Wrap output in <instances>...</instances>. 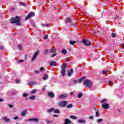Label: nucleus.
I'll list each match as a JSON object with an SVG mask.
<instances>
[{
    "instance_id": "obj_5",
    "label": "nucleus",
    "mask_w": 124,
    "mask_h": 124,
    "mask_svg": "<svg viewBox=\"0 0 124 124\" xmlns=\"http://www.w3.org/2000/svg\"><path fill=\"white\" fill-rule=\"evenodd\" d=\"M82 43L85 44L86 46H90L92 43L90 41H88L87 40H82Z\"/></svg>"
},
{
    "instance_id": "obj_19",
    "label": "nucleus",
    "mask_w": 124,
    "mask_h": 124,
    "mask_svg": "<svg viewBox=\"0 0 124 124\" xmlns=\"http://www.w3.org/2000/svg\"><path fill=\"white\" fill-rule=\"evenodd\" d=\"M56 51L57 50L56 49V48L52 47L50 50V53H56Z\"/></svg>"
},
{
    "instance_id": "obj_31",
    "label": "nucleus",
    "mask_w": 124,
    "mask_h": 124,
    "mask_svg": "<svg viewBox=\"0 0 124 124\" xmlns=\"http://www.w3.org/2000/svg\"><path fill=\"white\" fill-rule=\"evenodd\" d=\"M107 102V99H103V100L101 101V103H106Z\"/></svg>"
},
{
    "instance_id": "obj_55",
    "label": "nucleus",
    "mask_w": 124,
    "mask_h": 124,
    "mask_svg": "<svg viewBox=\"0 0 124 124\" xmlns=\"http://www.w3.org/2000/svg\"><path fill=\"white\" fill-rule=\"evenodd\" d=\"M89 119H90L91 120H93V116H90L89 117Z\"/></svg>"
},
{
    "instance_id": "obj_12",
    "label": "nucleus",
    "mask_w": 124,
    "mask_h": 124,
    "mask_svg": "<svg viewBox=\"0 0 124 124\" xmlns=\"http://www.w3.org/2000/svg\"><path fill=\"white\" fill-rule=\"evenodd\" d=\"M2 121H5L6 123H9L10 122L11 120L10 119L7 118L6 117H3L2 118Z\"/></svg>"
},
{
    "instance_id": "obj_32",
    "label": "nucleus",
    "mask_w": 124,
    "mask_h": 124,
    "mask_svg": "<svg viewBox=\"0 0 124 124\" xmlns=\"http://www.w3.org/2000/svg\"><path fill=\"white\" fill-rule=\"evenodd\" d=\"M82 96H83V93H79L78 94V98H81V97H82Z\"/></svg>"
},
{
    "instance_id": "obj_38",
    "label": "nucleus",
    "mask_w": 124,
    "mask_h": 124,
    "mask_svg": "<svg viewBox=\"0 0 124 124\" xmlns=\"http://www.w3.org/2000/svg\"><path fill=\"white\" fill-rule=\"evenodd\" d=\"M23 96H24V97H27V96H29V94L24 93H23Z\"/></svg>"
},
{
    "instance_id": "obj_52",
    "label": "nucleus",
    "mask_w": 124,
    "mask_h": 124,
    "mask_svg": "<svg viewBox=\"0 0 124 124\" xmlns=\"http://www.w3.org/2000/svg\"><path fill=\"white\" fill-rule=\"evenodd\" d=\"M18 119H19L18 116H16L14 117V120H18Z\"/></svg>"
},
{
    "instance_id": "obj_13",
    "label": "nucleus",
    "mask_w": 124,
    "mask_h": 124,
    "mask_svg": "<svg viewBox=\"0 0 124 124\" xmlns=\"http://www.w3.org/2000/svg\"><path fill=\"white\" fill-rule=\"evenodd\" d=\"M49 78V76H48V74H44V76L43 77V79L44 80H47Z\"/></svg>"
},
{
    "instance_id": "obj_25",
    "label": "nucleus",
    "mask_w": 124,
    "mask_h": 124,
    "mask_svg": "<svg viewBox=\"0 0 124 124\" xmlns=\"http://www.w3.org/2000/svg\"><path fill=\"white\" fill-rule=\"evenodd\" d=\"M35 96L32 95L29 98V99L31 100H34V99H35Z\"/></svg>"
},
{
    "instance_id": "obj_24",
    "label": "nucleus",
    "mask_w": 124,
    "mask_h": 124,
    "mask_svg": "<svg viewBox=\"0 0 124 124\" xmlns=\"http://www.w3.org/2000/svg\"><path fill=\"white\" fill-rule=\"evenodd\" d=\"M70 44L71 45H74V44H75V43H76V41H70Z\"/></svg>"
},
{
    "instance_id": "obj_35",
    "label": "nucleus",
    "mask_w": 124,
    "mask_h": 124,
    "mask_svg": "<svg viewBox=\"0 0 124 124\" xmlns=\"http://www.w3.org/2000/svg\"><path fill=\"white\" fill-rule=\"evenodd\" d=\"M97 122V123H102V122H103V119H98Z\"/></svg>"
},
{
    "instance_id": "obj_7",
    "label": "nucleus",
    "mask_w": 124,
    "mask_h": 124,
    "mask_svg": "<svg viewBox=\"0 0 124 124\" xmlns=\"http://www.w3.org/2000/svg\"><path fill=\"white\" fill-rule=\"evenodd\" d=\"M67 96H68L67 94H62L59 96V99H63L64 98H66Z\"/></svg>"
},
{
    "instance_id": "obj_64",
    "label": "nucleus",
    "mask_w": 124,
    "mask_h": 124,
    "mask_svg": "<svg viewBox=\"0 0 124 124\" xmlns=\"http://www.w3.org/2000/svg\"><path fill=\"white\" fill-rule=\"evenodd\" d=\"M42 91H45V88H43Z\"/></svg>"
},
{
    "instance_id": "obj_47",
    "label": "nucleus",
    "mask_w": 124,
    "mask_h": 124,
    "mask_svg": "<svg viewBox=\"0 0 124 124\" xmlns=\"http://www.w3.org/2000/svg\"><path fill=\"white\" fill-rule=\"evenodd\" d=\"M78 83V80H74V84H77Z\"/></svg>"
},
{
    "instance_id": "obj_3",
    "label": "nucleus",
    "mask_w": 124,
    "mask_h": 124,
    "mask_svg": "<svg viewBox=\"0 0 124 124\" xmlns=\"http://www.w3.org/2000/svg\"><path fill=\"white\" fill-rule=\"evenodd\" d=\"M67 105V102L65 101L59 102L58 103L59 106H60L61 107H64L66 106Z\"/></svg>"
},
{
    "instance_id": "obj_11",
    "label": "nucleus",
    "mask_w": 124,
    "mask_h": 124,
    "mask_svg": "<svg viewBox=\"0 0 124 124\" xmlns=\"http://www.w3.org/2000/svg\"><path fill=\"white\" fill-rule=\"evenodd\" d=\"M67 67V63H64L62 65L61 68H62V69L65 70Z\"/></svg>"
},
{
    "instance_id": "obj_61",
    "label": "nucleus",
    "mask_w": 124,
    "mask_h": 124,
    "mask_svg": "<svg viewBox=\"0 0 124 124\" xmlns=\"http://www.w3.org/2000/svg\"><path fill=\"white\" fill-rule=\"evenodd\" d=\"M119 18V16H116V17H114V19H118Z\"/></svg>"
},
{
    "instance_id": "obj_39",
    "label": "nucleus",
    "mask_w": 124,
    "mask_h": 124,
    "mask_svg": "<svg viewBox=\"0 0 124 124\" xmlns=\"http://www.w3.org/2000/svg\"><path fill=\"white\" fill-rule=\"evenodd\" d=\"M95 116L96 117H99V112L98 111L96 112Z\"/></svg>"
},
{
    "instance_id": "obj_63",
    "label": "nucleus",
    "mask_w": 124,
    "mask_h": 124,
    "mask_svg": "<svg viewBox=\"0 0 124 124\" xmlns=\"http://www.w3.org/2000/svg\"><path fill=\"white\" fill-rule=\"evenodd\" d=\"M123 49H124V43L123 44Z\"/></svg>"
},
{
    "instance_id": "obj_46",
    "label": "nucleus",
    "mask_w": 124,
    "mask_h": 124,
    "mask_svg": "<svg viewBox=\"0 0 124 124\" xmlns=\"http://www.w3.org/2000/svg\"><path fill=\"white\" fill-rule=\"evenodd\" d=\"M57 56V53H54L51 55V58H54V57H56Z\"/></svg>"
},
{
    "instance_id": "obj_57",
    "label": "nucleus",
    "mask_w": 124,
    "mask_h": 124,
    "mask_svg": "<svg viewBox=\"0 0 124 124\" xmlns=\"http://www.w3.org/2000/svg\"><path fill=\"white\" fill-rule=\"evenodd\" d=\"M74 94V92H71L70 93V95H73Z\"/></svg>"
},
{
    "instance_id": "obj_6",
    "label": "nucleus",
    "mask_w": 124,
    "mask_h": 124,
    "mask_svg": "<svg viewBox=\"0 0 124 124\" xmlns=\"http://www.w3.org/2000/svg\"><path fill=\"white\" fill-rule=\"evenodd\" d=\"M34 13L31 12L29 14V15L26 16L25 18V20H29L30 18H31V17H33V16H34Z\"/></svg>"
},
{
    "instance_id": "obj_23",
    "label": "nucleus",
    "mask_w": 124,
    "mask_h": 124,
    "mask_svg": "<svg viewBox=\"0 0 124 124\" xmlns=\"http://www.w3.org/2000/svg\"><path fill=\"white\" fill-rule=\"evenodd\" d=\"M53 111H55V108H51V109H48V110H47V112H48V113H51V112H53Z\"/></svg>"
},
{
    "instance_id": "obj_22",
    "label": "nucleus",
    "mask_w": 124,
    "mask_h": 124,
    "mask_svg": "<svg viewBox=\"0 0 124 124\" xmlns=\"http://www.w3.org/2000/svg\"><path fill=\"white\" fill-rule=\"evenodd\" d=\"M62 54H64V55H66V53H67V51H66V50L65 49L63 48L62 51Z\"/></svg>"
},
{
    "instance_id": "obj_51",
    "label": "nucleus",
    "mask_w": 124,
    "mask_h": 124,
    "mask_svg": "<svg viewBox=\"0 0 124 124\" xmlns=\"http://www.w3.org/2000/svg\"><path fill=\"white\" fill-rule=\"evenodd\" d=\"M34 72H35V73H37V74H39V71H38L37 70H35Z\"/></svg>"
},
{
    "instance_id": "obj_36",
    "label": "nucleus",
    "mask_w": 124,
    "mask_h": 124,
    "mask_svg": "<svg viewBox=\"0 0 124 124\" xmlns=\"http://www.w3.org/2000/svg\"><path fill=\"white\" fill-rule=\"evenodd\" d=\"M72 107H73L72 104H69L67 106V108H72Z\"/></svg>"
},
{
    "instance_id": "obj_37",
    "label": "nucleus",
    "mask_w": 124,
    "mask_h": 124,
    "mask_svg": "<svg viewBox=\"0 0 124 124\" xmlns=\"http://www.w3.org/2000/svg\"><path fill=\"white\" fill-rule=\"evenodd\" d=\"M17 62L18 63H21L22 62H24V60H19L17 61Z\"/></svg>"
},
{
    "instance_id": "obj_10",
    "label": "nucleus",
    "mask_w": 124,
    "mask_h": 124,
    "mask_svg": "<svg viewBox=\"0 0 124 124\" xmlns=\"http://www.w3.org/2000/svg\"><path fill=\"white\" fill-rule=\"evenodd\" d=\"M31 121L35 122V123H38V121H39V119H38V118H31L29 119V122H31Z\"/></svg>"
},
{
    "instance_id": "obj_44",
    "label": "nucleus",
    "mask_w": 124,
    "mask_h": 124,
    "mask_svg": "<svg viewBox=\"0 0 124 124\" xmlns=\"http://www.w3.org/2000/svg\"><path fill=\"white\" fill-rule=\"evenodd\" d=\"M8 105L10 108H13V107H14V106H13V105L8 104Z\"/></svg>"
},
{
    "instance_id": "obj_1",
    "label": "nucleus",
    "mask_w": 124,
    "mask_h": 124,
    "mask_svg": "<svg viewBox=\"0 0 124 124\" xmlns=\"http://www.w3.org/2000/svg\"><path fill=\"white\" fill-rule=\"evenodd\" d=\"M10 21V24H16V26H21V17L20 16H17L15 17H12Z\"/></svg>"
},
{
    "instance_id": "obj_56",
    "label": "nucleus",
    "mask_w": 124,
    "mask_h": 124,
    "mask_svg": "<svg viewBox=\"0 0 124 124\" xmlns=\"http://www.w3.org/2000/svg\"><path fill=\"white\" fill-rule=\"evenodd\" d=\"M11 10H12V11H13L14 10H15V8L14 7L11 8Z\"/></svg>"
},
{
    "instance_id": "obj_15",
    "label": "nucleus",
    "mask_w": 124,
    "mask_h": 124,
    "mask_svg": "<svg viewBox=\"0 0 124 124\" xmlns=\"http://www.w3.org/2000/svg\"><path fill=\"white\" fill-rule=\"evenodd\" d=\"M57 62H50L49 66H57Z\"/></svg>"
},
{
    "instance_id": "obj_28",
    "label": "nucleus",
    "mask_w": 124,
    "mask_h": 124,
    "mask_svg": "<svg viewBox=\"0 0 124 124\" xmlns=\"http://www.w3.org/2000/svg\"><path fill=\"white\" fill-rule=\"evenodd\" d=\"M27 113V111L25 110V111H22V112L21 113V115L22 116H26V114Z\"/></svg>"
},
{
    "instance_id": "obj_9",
    "label": "nucleus",
    "mask_w": 124,
    "mask_h": 124,
    "mask_svg": "<svg viewBox=\"0 0 124 124\" xmlns=\"http://www.w3.org/2000/svg\"><path fill=\"white\" fill-rule=\"evenodd\" d=\"M47 95L48 96L51 97V98H54V97H55V94H54V93H53V92L48 93Z\"/></svg>"
},
{
    "instance_id": "obj_33",
    "label": "nucleus",
    "mask_w": 124,
    "mask_h": 124,
    "mask_svg": "<svg viewBox=\"0 0 124 124\" xmlns=\"http://www.w3.org/2000/svg\"><path fill=\"white\" fill-rule=\"evenodd\" d=\"M54 112L56 114H59V113L60 112V110L59 109H56Z\"/></svg>"
},
{
    "instance_id": "obj_20",
    "label": "nucleus",
    "mask_w": 124,
    "mask_h": 124,
    "mask_svg": "<svg viewBox=\"0 0 124 124\" xmlns=\"http://www.w3.org/2000/svg\"><path fill=\"white\" fill-rule=\"evenodd\" d=\"M62 74L63 77H64V76H65V70H64V69L62 70Z\"/></svg>"
},
{
    "instance_id": "obj_4",
    "label": "nucleus",
    "mask_w": 124,
    "mask_h": 124,
    "mask_svg": "<svg viewBox=\"0 0 124 124\" xmlns=\"http://www.w3.org/2000/svg\"><path fill=\"white\" fill-rule=\"evenodd\" d=\"M38 55H39V50H37L34 53V54L33 55V57L31 59V61L33 62V61H34V60H35L36 59V57H37V56H38Z\"/></svg>"
},
{
    "instance_id": "obj_26",
    "label": "nucleus",
    "mask_w": 124,
    "mask_h": 124,
    "mask_svg": "<svg viewBox=\"0 0 124 124\" xmlns=\"http://www.w3.org/2000/svg\"><path fill=\"white\" fill-rule=\"evenodd\" d=\"M70 118L71 119H73V120H76V119H77V117L74 115H71Z\"/></svg>"
},
{
    "instance_id": "obj_41",
    "label": "nucleus",
    "mask_w": 124,
    "mask_h": 124,
    "mask_svg": "<svg viewBox=\"0 0 124 124\" xmlns=\"http://www.w3.org/2000/svg\"><path fill=\"white\" fill-rule=\"evenodd\" d=\"M18 47L19 48V50H22V46L21 44L18 45Z\"/></svg>"
},
{
    "instance_id": "obj_62",
    "label": "nucleus",
    "mask_w": 124,
    "mask_h": 124,
    "mask_svg": "<svg viewBox=\"0 0 124 124\" xmlns=\"http://www.w3.org/2000/svg\"><path fill=\"white\" fill-rule=\"evenodd\" d=\"M45 26V27H49V24H46Z\"/></svg>"
},
{
    "instance_id": "obj_8",
    "label": "nucleus",
    "mask_w": 124,
    "mask_h": 124,
    "mask_svg": "<svg viewBox=\"0 0 124 124\" xmlns=\"http://www.w3.org/2000/svg\"><path fill=\"white\" fill-rule=\"evenodd\" d=\"M109 106V104H102V108L103 109H108Z\"/></svg>"
},
{
    "instance_id": "obj_14",
    "label": "nucleus",
    "mask_w": 124,
    "mask_h": 124,
    "mask_svg": "<svg viewBox=\"0 0 124 124\" xmlns=\"http://www.w3.org/2000/svg\"><path fill=\"white\" fill-rule=\"evenodd\" d=\"M72 73H73V69H71L68 72V76L70 77V76L72 75Z\"/></svg>"
},
{
    "instance_id": "obj_54",
    "label": "nucleus",
    "mask_w": 124,
    "mask_h": 124,
    "mask_svg": "<svg viewBox=\"0 0 124 124\" xmlns=\"http://www.w3.org/2000/svg\"><path fill=\"white\" fill-rule=\"evenodd\" d=\"M43 70H44V68L43 67H42L40 68V71H43Z\"/></svg>"
},
{
    "instance_id": "obj_50",
    "label": "nucleus",
    "mask_w": 124,
    "mask_h": 124,
    "mask_svg": "<svg viewBox=\"0 0 124 124\" xmlns=\"http://www.w3.org/2000/svg\"><path fill=\"white\" fill-rule=\"evenodd\" d=\"M109 85H112V84H113V81H109L108 82Z\"/></svg>"
},
{
    "instance_id": "obj_48",
    "label": "nucleus",
    "mask_w": 124,
    "mask_h": 124,
    "mask_svg": "<svg viewBox=\"0 0 124 124\" xmlns=\"http://www.w3.org/2000/svg\"><path fill=\"white\" fill-rule=\"evenodd\" d=\"M0 50H3V49H4L3 46H2V45L0 46Z\"/></svg>"
},
{
    "instance_id": "obj_49",
    "label": "nucleus",
    "mask_w": 124,
    "mask_h": 124,
    "mask_svg": "<svg viewBox=\"0 0 124 124\" xmlns=\"http://www.w3.org/2000/svg\"><path fill=\"white\" fill-rule=\"evenodd\" d=\"M65 62H69V58H66L65 59Z\"/></svg>"
},
{
    "instance_id": "obj_18",
    "label": "nucleus",
    "mask_w": 124,
    "mask_h": 124,
    "mask_svg": "<svg viewBox=\"0 0 124 124\" xmlns=\"http://www.w3.org/2000/svg\"><path fill=\"white\" fill-rule=\"evenodd\" d=\"M72 22L71 19L69 18H67L65 19V23H71Z\"/></svg>"
},
{
    "instance_id": "obj_45",
    "label": "nucleus",
    "mask_w": 124,
    "mask_h": 124,
    "mask_svg": "<svg viewBox=\"0 0 124 124\" xmlns=\"http://www.w3.org/2000/svg\"><path fill=\"white\" fill-rule=\"evenodd\" d=\"M16 84H19V83H20V80L19 79H16Z\"/></svg>"
},
{
    "instance_id": "obj_58",
    "label": "nucleus",
    "mask_w": 124,
    "mask_h": 124,
    "mask_svg": "<svg viewBox=\"0 0 124 124\" xmlns=\"http://www.w3.org/2000/svg\"><path fill=\"white\" fill-rule=\"evenodd\" d=\"M3 101V99L0 98V102H2Z\"/></svg>"
},
{
    "instance_id": "obj_40",
    "label": "nucleus",
    "mask_w": 124,
    "mask_h": 124,
    "mask_svg": "<svg viewBox=\"0 0 124 124\" xmlns=\"http://www.w3.org/2000/svg\"><path fill=\"white\" fill-rule=\"evenodd\" d=\"M44 39H48V35H45L44 36Z\"/></svg>"
},
{
    "instance_id": "obj_21",
    "label": "nucleus",
    "mask_w": 124,
    "mask_h": 124,
    "mask_svg": "<svg viewBox=\"0 0 124 124\" xmlns=\"http://www.w3.org/2000/svg\"><path fill=\"white\" fill-rule=\"evenodd\" d=\"M78 123L79 124H85L86 123V121L81 119L78 120Z\"/></svg>"
},
{
    "instance_id": "obj_29",
    "label": "nucleus",
    "mask_w": 124,
    "mask_h": 124,
    "mask_svg": "<svg viewBox=\"0 0 124 124\" xmlns=\"http://www.w3.org/2000/svg\"><path fill=\"white\" fill-rule=\"evenodd\" d=\"M19 4L20 5H23V6H27V3H25V2H20L19 3Z\"/></svg>"
},
{
    "instance_id": "obj_16",
    "label": "nucleus",
    "mask_w": 124,
    "mask_h": 124,
    "mask_svg": "<svg viewBox=\"0 0 124 124\" xmlns=\"http://www.w3.org/2000/svg\"><path fill=\"white\" fill-rule=\"evenodd\" d=\"M64 124H71V121H70V120H69V119H65Z\"/></svg>"
},
{
    "instance_id": "obj_42",
    "label": "nucleus",
    "mask_w": 124,
    "mask_h": 124,
    "mask_svg": "<svg viewBox=\"0 0 124 124\" xmlns=\"http://www.w3.org/2000/svg\"><path fill=\"white\" fill-rule=\"evenodd\" d=\"M36 93V90L34 89L32 90L31 93Z\"/></svg>"
},
{
    "instance_id": "obj_34",
    "label": "nucleus",
    "mask_w": 124,
    "mask_h": 124,
    "mask_svg": "<svg viewBox=\"0 0 124 124\" xmlns=\"http://www.w3.org/2000/svg\"><path fill=\"white\" fill-rule=\"evenodd\" d=\"M102 72H103V74H106V73H108V72H109V71H108V70H103Z\"/></svg>"
},
{
    "instance_id": "obj_2",
    "label": "nucleus",
    "mask_w": 124,
    "mask_h": 124,
    "mask_svg": "<svg viewBox=\"0 0 124 124\" xmlns=\"http://www.w3.org/2000/svg\"><path fill=\"white\" fill-rule=\"evenodd\" d=\"M84 85L86 86V87L89 89H92V87H93V82L90 80L86 79L84 81Z\"/></svg>"
},
{
    "instance_id": "obj_59",
    "label": "nucleus",
    "mask_w": 124,
    "mask_h": 124,
    "mask_svg": "<svg viewBox=\"0 0 124 124\" xmlns=\"http://www.w3.org/2000/svg\"><path fill=\"white\" fill-rule=\"evenodd\" d=\"M93 34H94V35H95V34H96V32L95 31H93Z\"/></svg>"
},
{
    "instance_id": "obj_30",
    "label": "nucleus",
    "mask_w": 124,
    "mask_h": 124,
    "mask_svg": "<svg viewBox=\"0 0 124 124\" xmlns=\"http://www.w3.org/2000/svg\"><path fill=\"white\" fill-rule=\"evenodd\" d=\"M84 79H85V77H83L81 78H80L78 80L79 83H81V82H82V81H83V80H84Z\"/></svg>"
},
{
    "instance_id": "obj_60",
    "label": "nucleus",
    "mask_w": 124,
    "mask_h": 124,
    "mask_svg": "<svg viewBox=\"0 0 124 124\" xmlns=\"http://www.w3.org/2000/svg\"><path fill=\"white\" fill-rule=\"evenodd\" d=\"M53 117H58V115H57V114H55V115H53Z\"/></svg>"
},
{
    "instance_id": "obj_17",
    "label": "nucleus",
    "mask_w": 124,
    "mask_h": 124,
    "mask_svg": "<svg viewBox=\"0 0 124 124\" xmlns=\"http://www.w3.org/2000/svg\"><path fill=\"white\" fill-rule=\"evenodd\" d=\"M35 84H36V83L33 81H31L28 83V85L29 86H33V85H35Z\"/></svg>"
},
{
    "instance_id": "obj_43",
    "label": "nucleus",
    "mask_w": 124,
    "mask_h": 124,
    "mask_svg": "<svg viewBox=\"0 0 124 124\" xmlns=\"http://www.w3.org/2000/svg\"><path fill=\"white\" fill-rule=\"evenodd\" d=\"M111 36H112V37H116V33H112L111 34Z\"/></svg>"
},
{
    "instance_id": "obj_27",
    "label": "nucleus",
    "mask_w": 124,
    "mask_h": 124,
    "mask_svg": "<svg viewBox=\"0 0 124 124\" xmlns=\"http://www.w3.org/2000/svg\"><path fill=\"white\" fill-rule=\"evenodd\" d=\"M46 122L47 124H51V123H53V121L49 120V119H46Z\"/></svg>"
},
{
    "instance_id": "obj_53",
    "label": "nucleus",
    "mask_w": 124,
    "mask_h": 124,
    "mask_svg": "<svg viewBox=\"0 0 124 124\" xmlns=\"http://www.w3.org/2000/svg\"><path fill=\"white\" fill-rule=\"evenodd\" d=\"M48 50L47 49L45 51V54H48Z\"/></svg>"
}]
</instances>
